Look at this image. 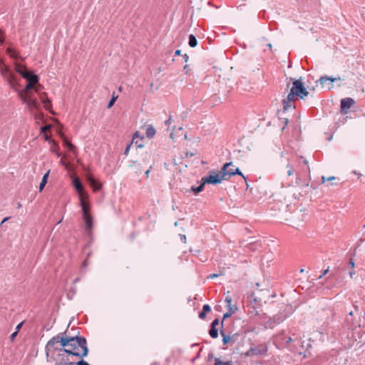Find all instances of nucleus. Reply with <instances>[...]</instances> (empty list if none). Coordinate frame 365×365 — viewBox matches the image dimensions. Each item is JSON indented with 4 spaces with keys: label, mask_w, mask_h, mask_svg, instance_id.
Here are the masks:
<instances>
[{
    "label": "nucleus",
    "mask_w": 365,
    "mask_h": 365,
    "mask_svg": "<svg viewBox=\"0 0 365 365\" xmlns=\"http://www.w3.org/2000/svg\"><path fill=\"white\" fill-rule=\"evenodd\" d=\"M220 333H221L222 336H223L222 341H223L224 344H227L230 340V337L226 336L222 330L220 331Z\"/></svg>",
    "instance_id": "obj_38"
},
{
    "label": "nucleus",
    "mask_w": 365,
    "mask_h": 365,
    "mask_svg": "<svg viewBox=\"0 0 365 365\" xmlns=\"http://www.w3.org/2000/svg\"><path fill=\"white\" fill-rule=\"evenodd\" d=\"M292 88L296 93L297 98L299 99H304L309 95V92L305 88L304 83L302 81L301 78L293 81Z\"/></svg>",
    "instance_id": "obj_7"
},
{
    "label": "nucleus",
    "mask_w": 365,
    "mask_h": 365,
    "mask_svg": "<svg viewBox=\"0 0 365 365\" xmlns=\"http://www.w3.org/2000/svg\"><path fill=\"white\" fill-rule=\"evenodd\" d=\"M224 165H227L226 168V172L228 173L230 171H234L235 168H233V163L232 162L226 163Z\"/></svg>",
    "instance_id": "obj_35"
},
{
    "label": "nucleus",
    "mask_w": 365,
    "mask_h": 365,
    "mask_svg": "<svg viewBox=\"0 0 365 365\" xmlns=\"http://www.w3.org/2000/svg\"><path fill=\"white\" fill-rule=\"evenodd\" d=\"M49 173H50V171L48 170L46 173L44 174V175L42 178V180L39 185V191L40 192L43 190L46 184L47 183V180H48V178L49 175Z\"/></svg>",
    "instance_id": "obj_29"
},
{
    "label": "nucleus",
    "mask_w": 365,
    "mask_h": 365,
    "mask_svg": "<svg viewBox=\"0 0 365 365\" xmlns=\"http://www.w3.org/2000/svg\"><path fill=\"white\" fill-rule=\"evenodd\" d=\"M237 175L242 176L245 180H247V178L242 174L238 168H235L234 171H230L228 173L226 172V180H228L232 176Z\"/></svg>",
    "instance_id": "obj_20"
},
{
    "label": "nucleus",
    "mask_w": 365,
    "mask_h": 365,
    "mask_svg": "<svg viewBox=\"0 0 365 365\" xmlns=\"http://www.w3.org/2000/svg\"><path fill=\"white\" fill-rule=\"evenodd\" d=\"M170 124H171V117L170 116L168 119L165 120L163 126L167 127L166 132L169 133L170 138L173 139V135H174L173 130L175 128V126H173V130L170 132H169V128H170Z\"/></svg>",
    "instance_id": "obj_23"
},
{
    "label": "nucleus",
    "mask_w": 365,
    "mask_h": 365,
    "mask_svg": "<svg viewBox=\"0 0 365 365\" xmlns=\"http://www.w3.org/2000/svg\"><path fill=\"white\" fill-rule=\"evenodd\" d=\"M355 274L354 270H351L349 272V276L352 278L353 276Z\"/></svg>",
    "instance_id": "obj_54"
},
{
    "label": "nucleus",
    "mask_w": 365,
    "mask_h": 365,
    "mask_svg": "<svg viewBox=\"0 0 365 365\" xmlns=\"http://www.w3.org/2000/svg\"><path fill=\"white\" fill-rule=\"evenodd\" d=\"M182 57H183L184 61H185V62H187V61H188L189 57H188V56H187L186 53H185V54H184V55L182 56Z\"/></svg>",
    "instance_id": "obj_53"
},
{
    "label": "nucleus",
    "mask_w": 365,
    "mask_h": 365,
    "mask_svg": "<svg viewBox=\"0 0 365 365\" xmlns=\"http://www.w3.org/2000/svg\"><path fill=\"white\" fill-rule=\"evenodd\" d=\"M188 44L191 48H195L197 45V40L193 34L189 35Z\"/></svg>",
    "instance_id": "obj_28"
},
{
    "label": "nucleus",
    "mask_w": 365,
    "mask_h": 365,
    "mask_svg": "<svg viewBox=\"0 0 365 365\" xmlns=\"http://www.w3.org/2000/svg\"><path fill=\"white\" fill-rule=\"evenodd\" d=\"M296 99H298V98H297L296 93H294V90L291 88L290 91L287 96V97L282 100L283 110L282 113H283L286 111L294 110L295 106L294 101Z\"/></svg>",
    "instance_id": "obj_8"
},
{
    "label": "nucleus",
    "mask_w": 365,
    "mask_h": 365,
    "mask_svg": "<svg viewBox=\"0 0 365 365\" xmlns=\"http://www.w3.org/2000/svg\"><path fill=\"white\" fill-rule=\"evenodd\" d=\"M63 142V144L66 146V147H68V145L69 144H71V143L68 140V138H65L63 140H62Z\"/></svg>",
    "instance_id": "obj_45"
},
{
    "label": "nucleus",
    "mask_w": 365,
    "mask_h": 365,
    "mask_svg": "<svg viewBox=\"0 0 365 365\" xmlns=\"http://www.w3.org/2000/svg\"><path fill=\"white\" fill-rule=\"evenodd\" d=\"M245 312L250 317V319H253L255 317H257V319H267V317L266 313L264 312L261 304L257 303L256 299L255 302H250L247 304L245 307Z\"/></svg>",
    "instance_id": "obj_4"
},
{
    "label": "nucleus",
    "mask_w": 365,
    "mask_h": 365,
    "mask_svg": "<svg viewBox=\"0 0 365 365\" xmlns=\"http://www.w3.org/2000/svg\"><path fill=\"white\" fill-rule=\"evenodd\" d=\"M143 139L144 136L142 135L139 131H136L133 135L131 143L132 145H136L138 148H143L144 146L142 143Z\"/></svg>",
    "instance_id": "obj_16"
},
{
    "label": "nucleus",
    "mask_w": 365,
    "mask_h": 365,
    "mask_svg": "<svg viewBox=\"0 0 365 365\" xmlns=\"http://www.w3.org/2000/svg\"><path fill=\"white\" fill-rule=\"evenodd\" d=\"M50 143L51 144V150L53 153H56L57 155L59 156L60 155V153H59L60 148H59L58 145L57 144V143L56 141H54L53 140H50Z\"/></svg>",
    "instance_id": "obj_27"
},
{
    "label": "nucleus",
    "mask_w": 365,
    "mask_h": 365,
    "mask_svg": "<svg viewBox=\"0 0 365 365\" xmlns=\"http://www.w3.org/2000/svg\"><path fill=\"white\" fill-rule=\"evenodd\" d=\"M19 96L22 101L26 103L30 110H38L40 108L36 98L33 97V93H19Z\"/></svg>",
    "instance_id": "obj_5"
},
{
    "label": "nucleus",
    "mask_w": 365,
    "mask_h": 365,
    "mask_svg": "<svg viewBox=\"0 0 365 365\" xmlns=\"http://www.w3.org/2000/svg\"><path fill=\"white\" fill-rule=\"evenodd\" d=\"M0 73L1 76L4 77V79L6 78H11V74L12 73L10 71V69L6 66V67H4L1 71Z\"/></svg>",
    "instance_id": "obj_25"
},
{
    "label": "nucleus",
    "mask_w": 365,
    "mask_h": 365,
    "mask_svg": "<svg viewBox=\"0 0 365 365\" xmlns=\"http://www.w3.org/2000/svg\"><path fill=\"white\" fill-rule=\"evenodd\" d=\"M268 351L267 344L264 343L256 346L255 347H251L245 354L246 356L253 357L257 356L264 355Z\"/></svg>",
    "instance_id": "obj_9"
},
{
    "label": "nucleus",
    "mask_w": 365,
    "mask_h": 365,
    "mask_svg": "<svg viewBox=\"0 0 365 365\" xmlns=\"http://www.w3.org/2000/svg\"><path fill=\"white\" fill-rule=\"evenodd\" d=\"M66 339L67 337H63L59 336H54L51 340L48 341L46 346L48 349H51L56 344L60 343L61 346L63 347V342Z\"/></svg>",
    "instance_id": "obj_15"
},
{
    "label": "nucleus",
    "mask_w": 365,
    "mask_h": 365,
    "mask_svg": "<svg viewBox=\"0 0 365 365\" xmlns=\"http://www.w3.org/2000/svg\"><path fill=\"white\" fill-rule=\"evenodd\" d=\"M22 77L28 81V83L24 89L21 90L19 93H31V90L38 83V76L29 71L28 73H22Z\"/></svg>",
    "instance_id": "obj_6"
},
{
    "label": "nucleus",
    "mask_w": 365,
    "mask_h": 365,
    "mask_svg": "<svg viewBox=\"0 0 365 365\" xmlns=\"http://www.w3.org/2000/svg\"><path fill=\"white\" fill-rule=\"evenodd\" d=\"M180 238H181V240H186V237L185 235H180Z\"/></svg>",
    "instance_id": "obj_59"
},
{
    "label": "nucleus",
    "mask_w": 365,
    "mask_h": 365,
    "mask_svg": "<svg viewBox=\"0 0 365 365\" xmlns=\"http://www.w3.org/2000/svg\"><path fill=\"white\" fill-rule=\"evenodd\" d=\"M286 167H287V168H288V170H287V175H288L289 176H290V175H293V173H294V169H293V168L290 165V164H289V163H288V164L287 165V166H286Z\"/></svg>",
    "instance_id": "obj_40"
},
{
    "label": "nucleus",
    "mask_w": 365,
    "mask_h": 365,
    "mask_svg": "<svg viewBox=\"0 0 365 365\" xmlns=\"http://www.w3.org/2000/svg\"><path fill=\"white\" fill-rule=\"evenodd\" d=\"M267 46L269 48H272V44L271 43H267Z\"/></svg>",
    "instance_id": "obj_64"
},
{
    "label": "nucleus",
    "mask_w": 365,
    "mask_h": 365,
    "mask_svg": "<svg viewBox=\"0 0 365 365\" xmlns=\"http://www.w3.org/2000/svg\"><path fill=\"white\" fill-rule=\"evenodd\" d=\"M6 52L9 55H10L11 57H12L14 58H17L19 56L18 53L14 49L10 48V47L7 48Z\"/></svg>",
    "instance_id": "obj_30"
},
{
    "label": "nucleus",
    "mask_w": 365,
    "mask_h": 365,
    "mask_svg": "<svg viewBox=\"0 0 365 365\" xmlns=\"http://www.w3.org/2000/svg\"><path fill=\"white\" fill-rule=\"evenodd\" d=\"M288 123H289V120H288V118H284V125H287L288 124Z\"/></svg>",
    "instance_id": "obj_56"
},
{
    "label": "nucleus",
    "mask_w": 365,
    "mask_h": 365,
    "mask_svg": "<svg viewBox=\"0 0 365 365\" xmlns=\"http://www.w3.org/2000/svg\"><path fill=\"white\" fill-rule=\"evenodd\" d=\"M80 203L82 208L83 216L90 215V205L87 201L88 197L79 198Z\"/></svg>",
    "instance_id": "obj_17"
},
{
    "label": "nucleus",
    "mask_w": 365,
    "mask_h": 365,
    "mask_svg": "<svg viewBox=\"0 0 365 365\" xmlns=\"http://www.w3.org/2000/svg\"><path fill=\"white\" fill-rule=\"evenodd\" d=\"M88 180L94 191H97L101 188V184L97 182L92 176H88Z\"/></svg>",
    "instance_id": "obj_21"
},
{
    "label": "nucleus",
    "mask_w": 365,
    "mask_h": 365,
    "mask_svg": "<svg viewBox=\"0 0 365 365\" xmlns=\"http://www.w3.org/2000/svg\"><path fill=\"white\" fill-rule=\"evenodd\" d=\"M6 81L9 83V84L10 85V86L13 88H15L16 85V79H15V76L12 73L11 74V78H6Z\"/></svg>",
    "instance_id": "obj_32"
},
{
    "label": "nucleus",
    "mask_w": 365,
    "mask_h": 365,
    "mask_svg": "<svg viewBox=\"0 0 365 365\" xmlns=\"http://www.w3.org/2000/svg\"><path fill=\"white\" fill-rule=\"evenodd\" d=\"M227 165H223L220 170L216 173L215 170L209 172V175L202 178L201 181L204 182V184L218 185L222 182V180H226V168Z\"/></svg>",
    "instance_id": "obj_2"
},
{
    "label": "nucleus",
    "mask_w": 365,
    "mask_h": 365,
    "mask_svg": "<svg viewBox=\"0 0 365 365\" xmlns=\"http://www.w3.org/2000/svg\"><path fill=\"white\" fill-rule=\"evenodd\" d=\"M132 146V143L129 144L125 149L124 150V155H128L129 152H130V148Z\"/></svg>",
    "instance_id": "obj_43"
},
{
    "label": "nucleus",
    "mask_w": 365,
    "mask_h": 365,
    "mask_svg": "<svg viewBox=\"0 0 365 365\" xmlns=\"http://www.w3.org/2000/svg\"><path fill=\"white\" fill-rule=\"evenodd\" d=\"M44 138L46 140H49V136L47 135V134H44Z\"/></svg>",
    "instance_id": "obj_57"
},
{
    "label": "nucleus",
    "mask_w": 365,
    "mask_h": 365,
    "mask_svg": "<svg viewBox=\"0 0 365 365\" xmlns=\"http://www.w3.org/2000/svg\"><path fill=\"white\" fill-rule=\"evenodd\" d=\"M8 219H9V217H6V218H4V219L2 220L1 223H4V222H6V220H8Z\"/></svg>",
    "instance_id": "obj_63"
},
{
    "label": "nucleus",
    "mask_w": 365,
    "mask_h": 365,
    "mask_svg": "<svg viewBox=\"0 0 365 365\" xmlns=\"http://www.w3.org/2000/svg\"><path fill=\"white\" fill-rule=\"evenodd\" d=\"M286 309H288L289 311H292V307L291 306H287Z\"/></svg>",
    "instance_id": "obj_62"
},
{
    "label": "nucleus",
    "mask_w": 365,
    "mask_h": 365,
    "mask_svg": "<svg viewBox=\"0 0 365 365\" xmlns=\"http://www.w3.org/2000/svg\"><path fill=\"white\" fill-rule=\"evenodd\" d=\"M118 96L115 95V93L113 92V94H112V98L110 100L108 104V106L107 108H110L115 103V102L116 101L117 98H118Z\"/></svg>",
    "instance_id": "obj_31"
},
{
    "label": "nucleus",
    "mask_w": 365,
    "mask_h": 365,
    "mask_svg": "<svg viewBox=\"0 0 365 365\" xmlns=\"http://www.w3.org/2000/svg\"><path fill=\"white\" fill-rule=\"evenodd\" d=\"M301 159H302V163L304 164V165L306 167L304 169L302 168L303 170H306V171L309 173H310V168L308 165V160L305 158H304V157L301 156L300 157Z\"/></svg>",
    "instance_id": "obj_34"
},
{
    "label": "nucleus",
    "mask_w": 365,
    "mask_h": 365,
    "mask_svg": "<svg viewBox=\"0 0 365 365\" xmlns=\"http://www.w3.org/2000/svg\"><path fill=\"white\" fill-rule=\"evenodd\" d=\"M222 274V273H221V272H220V273H219V274L213 273V274H210V275H208V276L207 277V278L208 279H215V278H216V277H218L219 276H221Z\"/></svg>",
    "instance_id": "obj_39"
},
{
    "label": "nucleus",
    "mask_w": 365,
    "mask_h": 365,
    "mask_svg": "<svg viewBox=\"0 0 365 365\" xmlns=\"http://www.w3.org/2000/svg\"><path fill=\"white\" fill-rule=\"evenodd\" d=\"M211 311V307L209 304H204L202 309L198 313V317L200 319H203L206 314Z\"/></svg>",
    "instance_id": "obj_22"
},
{
    "label": "nucleus",
    "mask_w": 365,
    "mask_h": 365,
    "mask_svg": "<svg viewBox=\"0 0 365 365\" xmlns=\"http://www.w3.org/2000/svg\"><path fill=\"white\" fill-rule=\"evenodd\" d=\"M220 325V321H212L211 329L209 334L212 338H217L218 336V329L217 327Z\"/></svg>",
    "instance_id": "obj_18"
},
{
    "label": "nucleus",
    "mask_w": 365,
    "mask_h": 365,
    "mask_svg": "<svg viewBox=\"0 0 365 365\" xmlns=\"http://www.w3.org/2000/svg\"><path fill=\"white\" fill-rule=\"evenodd\" d=\"M149 173H150V169H148V170H147L145 171V175H146V177H147V178H148V176H149Z\"/></svg>",
    "instance_id": "obj_61"
},
{
    "label": "nucleus",
    "mask_w": 365,
    "mask_h": 365,
    "mask_svg": "<svg viewBox=\"0 0 365 365\" xmlns=\"http://www.w3.org/2000/svg\"><path fill=\"white\" fill-rule=\"evenodd\" d=\"M326 180H327V178H326L324 176L322 177V181L324 183Z\"/></svg>",
    "instance_id": "obj_58"
},
{
    "label": "nucleus",
    "mask_w": 365,
    "mask_h": 365,
    "mask_svg": "<svg viewBox=\"0 0 365 365\" xmlns=\"http://www.w3.org/2000/svg\"><path fill=\"white\" fill-rule=\"evenodd\" d=\"M43 88V86L39 84L38 83L34 86L33 89H34L35 92L37 93H41V91Z\"/></svg>",
    "instance_id": "obj_36"
},
{
    "label": "nucleus",
    "mask_w": 365,
    "mask_h": 365,
    "mask_svg": "<svg viewBox=\"0 0 365 365\" xmlns=\"http://www.w3.org/2000/svg\"><path fill=\"white\" fill-rule=\"evenodd\" d=\"M335 180V177H329V178H327L328 181H331V180Z\"/></svg>",
    "instance_id": "obj_60"
},
{
    "label": "nucleus",
    "mask_w": 365,
    "mask_h": 365,
    "mask_svg": "<svg viewBox=\"0 0 365 365\" xmlns=\"http://www.w3.org/2000/svg\"><path fill=\"white\" fill-rule=\"evenodd\" d=\"M329 267L326 269L323 270L322 272L321 275L319 277V279H321V278H322L323 276L326 275L329 272Z\"/></svg>",
    "instance_id": "obj_44"
},
{
    "label": "nucleus",
    "mask_w": 365,
    "mask_h": 365,
    "mask_svg": "<svg viewBox=\"0 0 365 365\" xmlns=\"http://www.w3.org/2000/svg\"><path fill=\"white\" fill-rule=\"evenodd\" d=\"M67 148H68V149L71 152H72V153H76V146H75L74 145H73L72 143H71V144H69V145H68V147H67Z\"/></svg>",
    "instance_id": "obj_41"
},
{
    "label": "nucleus",
    "mask_w": 365,
    "mask_h": 365,
    "mask_svg": "<svg viewBox=\"0 0 365 365\" xmlns=\"http://www.w3.org/2000/svg\"><path fill=\"white\" fill-rule=\"evenodd\" d=\"M181 51L180 50H176L175 51V56H179L180 55Z\"/></svg>",
    "instance_id": "obj_55"
},
{
    "label": "nucleus",
    "mask_w": 365,
    "mask_h": 365,
    "mask_svg": "<svg viewBox=\"0 0 365 365\" xmlns=\"http://www.w3.org/2000/svg\"><path fill=\"white\" fill-rule=\"evenodd\" d=\"M336 80H341V78L328 77L327 76H324L320 78L319 81L323 88H327L328 90H330L333 87L332 83Z\"/></svg>",
    "instance_id": "obj_11"
},
{
    "label": "nucleus",
    "mask_w": 365,
    "mask_h": 365,
    "mask_svg": "<svg viewBox=\"0 0 365 365\" xmlns=\"http://www.w3.org/2000/svg\"><path fill=\"white\" fill-rule=\"evenodd\" d=\"M83 217V220L85 223V228L88 232H91L93 227V217L91 215H88Z\"/></svg>",
    "instance_id": "obj_19"
},
{
    "label": "nucleus",
    "mask_w": 365,
    "mask_h": 365,
    "mask_svg": "<svg viewBox=\"0 0 365 365\" xmlns=\"http://www.w3.org/2000/svg\"><path fill=\"white\" fill-rule=\"evenodd\" d=\"M349 266H350L351 268H354V264H355V263H354V259H350V260H349Z\"/></svg>",
    "instance_id": "obj_49"
},
{
    "label": "nucleus",
    "mask_w": 365,
    "mask_h": 365,
    "mask_svg": "<svg viewBox=\"0 0 365 365\" xmlns=\"http://www.w3.org/2000/svg\"><path fill=\"white\" fill-rule=\"evenodd\" d=\"M355 103V101L351 98H345L341 100V113L346 114L350 108Z\"/></svg>",
    "instance_id": "obj_10"
},
{
    "label": "nucleus",
    "mask_w": 365,
    "mask_h": 365,
    "mask_svg": "<svg viewBox=\"0 0 365 365\" xmlns=\"http://www.w3.org/2000/svg\"><path fill=\"white\" fill-rule=\"evenodd\" d=\"M214 365H232L230 361H222L218 358H216L215 359V364Z\"/></svg>",
    "instance_id": "obj_33"
},
{
    "label": "nucleus",
    "mask_w": 365,
    "mask_h": 365,
    "mask_svg": "<svg viewBox=\"0 0 365 365\" xmlns=\"http://www.w3.org/2000/svg\"><path fill=\"white\" fill-rule=\"evenodd\" d=\"M6 66L4 64V63L0 60V71L4 68V67H6Z\"/></svg>",
    "instance_id": "obj_51"
},
{
    "label": "nucleus",
    "mask_w": 365,
    "mask_h": 365,
    "mask_svg": "<svg viewBox=\"0 0 365 365\" xmlns=\"http://www.w3.org/2000/svg\"><path fill=\"white\" fill-rule=\"evenodd\" d=\"M38 98L41 103L43 105L44 108L51 112V113H53L51 110L52 108V103L50 99L48 98V94L46 92H42L38 93Z\"/></svg>",
    "instance_id": "obj_13"
},
{
    "label": "nucleus",
    "mask_w": 365,
    "mask_h": 365,
    "mask_svg": "<svg viewBox=\"0 0 365 365\" xmlns=\"http://www.w3.org/2000/svg\"><path fill=\"white\" fill-rule=\"evenodd\" d=\"M16 335H17V331H16L13 334H11V335L10 336L11 340L14 341Z\"/></svg>",
    "instance_id": "obj_48"
},
{
    "label": "nucleus",
    "mask_w": 365,
    "mask_h": 365,
    "mask_svg": "<svg viewBox=\"0 0 365 365\" xmlns=\"http://www.w3.org/2000/svg\"><path fill=\"white\" fill-rule=\"evenodd\" d=\"M22 325H23V322H21L20 324H19L16 326V331H18L21 329V327H22Z\"/></svg>",
    "instance_id": "obj_52"
},
{
    "label": "nucleus",
    "mask_w": 365,
    "mask_h": 365,
    "mask_svg": "<svg viewBox=\"0 0 365 365\" xmlns=\"http://www.w3.org/2000/svg\"><path fill=\"white\" fill-rule=\"evenodd\" d=\"M205 184H204L203 181H201L200 185L195 187L192 186L190 187V190L194 192L195 195L199 194L200 192H202L204 190Z\"/></svg>",
    "instance_id": "obj_24"
},
{
    "label": "nucleus",
    "mask_w": 365,
    "mask_h": 365,
    "mask_svg": "<svg viewBox=\"0 0 365 365\" xmlns=\"http://www.w3.org/2000/svg\"><path fill=\"white\" fill-rule=\"evenodd\" d=\"M58 135H59L60 138H61L62 140H63V139L66 138V135H64V133H63V132H61V131H59V132H58Z\"/></svg>",
    "instance_id": "obj_47"
},
{
    "label": "nucleus",
    "mask_w": 365,
    "mask_h": 365,
    "mask_svg": "<svg viewBox=\"0 0 365 365\" xmlns=\"http://www.w3.org/2000/svg\"><path fill=\"white\" fill-rule=\"evenodd\" d=\"M63 351L69 354L83 357L88 354L86 341L83 337L67 338L63 342Z\"/></svg>",
    "instance_id": "obj_1"
},
{
    "label": "nucleus",
    "mask_w": 365,
    "mask_h": 365,
    "mask_svg": "<svg viewBox=\"0 0 365 365\" xmlns=\"http://www.w3.org/2000/svg\"><path fill=\"white\" fill-rule=\"evenodd\" d=\"M141 128L145 132L146 136L148 138H152L156 134V130L151 124L145 123Z\"/></svg>",
    "instance_id": "obj_14"
},
{
    "label": "nucleus",
    "mask_w": 365,
    "mask_h": 365,
    "mask_svg": "<svg viewBox=\"0 0 365 365\" xmlns=\"http://www.w3.org/2000/svg\"><path fill=\"white\" fill-rule=\"evenodd\" d=\"M222 307L224 309L222 310L223 312L222 319H226L239 311V308L237 307L236 302H233L230 295L225 296V299L222 302V305L216 306L215 309L217 310L218 307Z\"/></svg>",
    "instance_id": "obj_3"
},
{
    "label": "nucleus",
    "mask_w": 365,
    "mask_h": 365,
    "mask_svg": "<svg viewBox=\"0 0 365 365\" xmlns=\"http://www.w3.org/2000/svg\"><path fill=\"white\" fill-rule=\"evenodd\" d=\"M51 128V125H46L41 128V133L45 134Z\"/></svg>",
    "instance_id": "obj_37"
},
{
    "label": "nucleus",
    "mask_w": 365,
    "mask_h": 365,
    "mask_svg": "<svg viewBox=\"0 0 365 365\" xmlns=\"http://www.w3.org/2000/svg\"><path fill=\"white\" fill-rule=\"evenodd\" d=\"M4 31L0 29V43L2 44L4 42Z\"/></svg>",
    "instance_id": "obj_42"
},
{
    "label": "nucleus",
    "mask_w": 365,
    "mask_h": 365,
    "mask_svg": "<svg viewBox=\"0 0 365 365\" xmlns=\"http://www.w3.org/2000/svg\"><path fill=\"white\" fill-rule=\"evenodd\" d=\"M76 365H89L86 361L84 360H81L80 361H78Z\"/></svg>",
    "instance_id": "obj_46"
},
{
    "label": "nucleus",
    "mask_w": 365,
    "mask_h": 365,
    "mask_svg": "<svg viewBox=\"0 0 365 365\" xmlns=\"http://www.w3.org/2000/svg\"><path fill=\"white\" fill-rule=\"evenodd\" d=\"M16 71L19 73L21 76L22 73H28L29 72L25 66L20 63H16Z\"/></svg>",
    "instance_id": "obj_26"
},
{
    "label": "nucleus",
    "mask_w": 365,
    "mask_h": 365,
    "mask_svg": "<svg viewBox=\"0 0 365 365\" xmlns=\"http://www.w3.org/2000/svg\"><path fill=\"white\" fill-rule=\"evenodd\" d=\"M187 303H188V304H190V302H192V305H194V304H195V302H193V299H192V297H187Z\"/></svg>",
    "instance_id": "obj_50"
},
{
    "label": "nucleus",
    "mask_w": 365,
    "mask_h": 365,
    "mask_svg": "<svg viewBox=\"0 0 365 365\" xmlns=\"http://www.w3.org/2000/svg\"><path fill=\"white\" fill-rule=\"evenodd\" d=\"M73 186L76 190L78 192L79 198L88 197V193L84 190L83 186L82 185L78 178H75L73 182Z\"/></svg>",
    "instance_id": "obj_12"
}]
</instances>
